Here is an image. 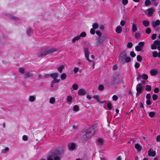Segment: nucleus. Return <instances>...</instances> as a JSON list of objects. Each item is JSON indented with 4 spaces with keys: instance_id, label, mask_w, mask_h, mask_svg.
<instances>
[{
    "instance_id": "obj_39",
    "label": "nucleus",
    "mask_w": 160,
    "mask_h": 160,
    "mask_svg": "<svg viewBox=\"0 0 160 160\" xmlns=\"http://www.w3.org/2000/svg\"><path fill=\"white\" fill-rule=\"evenodd\" d=\"M140 36V34L138 32H136L135 34V37L137 38H139Z\"/></svg>"
},
{
    "instance_id": "obj_6",
    "label": "nucleus",
    "mask_w": 160,
    "mask_h": 160,
    "mask_svg": "<svg viewBox=\"0 0 160 160\" xmlns=\"http://www.w3.org/2000/svg\"><path fill=\"white\" fill-rule=\"evenodd\" d=\"M148 154L149 156L153 157L156 155V152L154 151L152 149L150 148L148 152Z\"/></svg>"
},
{
    "instance_id": "obj_25",
    "label": "nucleus",
    "mask_w": 160,
    "mask_h": 160,
    "mask_svg": "<svg viewBox=\"0 0 160 160\" xmlns=\"http://www.w3.org/2000/svg\"><path fill=\"white\" fill-rule=\"evenodd\" d=\"M72 98L71 96H68L67 97V101L69 102H72Z\"/></svg>"
},
{
    "instance_id": "obj_57",
    "label": "nucleus",
    "mask_w": 160,
    "mask_h": 160,
    "mask_svg": "<svg viewBox=\"0 0 160 160\" xmlns=\"http://www.w3.org/2000/svg\"><path fill=\"white\" fill-rule=\"evenodd\" d=\"M22 139L24 141H26L28 140V138L26 135H23L22 136Z\"/></svg>"
},
{
    "instance_id": "obj_1",
    "label": "nucleus",
    "mask_w": 160,
    "mask_h": 160,
    "mask_svg": "<svg viewBox=\"0 0 160 160\" xmlns=\"http://www.w3.org/2000/svg\"><path fill=\"white\" fill-rule=\"evenodd\" d=\"M58 50L53 48H49L45 50L43 52H38L37 55L38 57L46 56L49 53L54 52H56Z\"/></svg>"
},
{
    "instance_id": "obj_7",
    "label": "nucleus",
    "mask_w": 160,
    "mask_h": 160,
    "mask_svg": "<svg viewBox=\"0 0 160 160\" xmlns=\"http://www.w3.org/2000/svg\"><path fill=\"white\" fill-rule=\"evenodd\" d=\"M126 56L125 54H121L120 57L119 61L120 63H124L125 62V58Z\"/></svg>"
},
{
    "instance_id": "obj_27",
    "label": "nucleus",
    "mask_w": 160,
    "mask_h": 160,
    "mask_svg": "<svg viewBox=\"0 0 160 160\" xmlns=\"http://www.w3.org/2000/svg\"><path fill=\"white\" fill-rule=\"evenodd\" d=\"M102 43V41L100 40V38H98L97 39V41L96 42V45L97 46L99 45L100 44H101Z\"/></svg>"
},
{
    "instance_id": "obj_36",
    "label": "nucleus",
    "mask_w": 160,
    "mask_h": 160,
    "mask_svg": "<svg viewBox=\"0 0 160 160\" xmlns=\"http://www.w3.org/2000/svg\"><path fill=\"white\" fill-rule=\"evenodd\" d=\"M151 48L152 50L156 49L157 48V45L154 43L151 45Z\"/></svg>"
},
{
    "instance_id": "obj_42",
    "label": "nucleus",
    "mask_w": 160,
    "mask_h": 160,
    "mask_svg": "<svg viewBox=\"0 0 160 160\" xmlns=\"http://www.w3.org/2000/svg\"><path fill=\"white\" fill-rule=\"evenodd\" d=\"M146 33L148 34H149L151 33V30L149 28H147L146 30Z\"/></svg>"
},
{
    "instance_id": "obj_22",
    "label": "nucleus",
    "mask_w": 160,
    "mask_h": 160,
    "mask_svg": "<svg viewBox=\"0 0 160 160\" xmlns=\"http://www.w3.org/2000/svg\"><path fill=\"white\" fill-rule=\"evenodd\" d=\"M155 115V113L154 112H148L149 116L151 118L154 117Z\"/></svg>"
},
{
    "instance_id": "obj_28",
    "label": "nucleus",
    "mask_w": 160,
    "mask_h": 160,
    "mask_svg": "<svg viewBox=\"0 0 160 160\" xmlns=\"http://www.w3.org/2000/svg\"><path fill=\"white\" fill-rule=\"evenodd\" d=\"M9 151V148L8 147L6 148L5 149L2 150V152L3 153H6Z\"/></svg>"
},
{
    "instance_id": "obj_37",
    "label": "nucleus",
    "mask_w": 160,
    "mask_h": 160,
    "mask_svg": "<svg viewBox=\"0 0 160 160\" xmlns=\"http://www.w3.org/2000/svg\"><path fill=\"white\" fill-rule=\"evenodd\" d=\"M142 79H144V80H146L148 79V76L146 74H143L142 76Z\"/></svg>"
},
{
    "instance_id": "obj_64",
    "label": "nucleus",
    "mask_w": 160,
    "mask_h": 160,
    "mask_svg": "<svg viewBox=\"0 0 160 160\" xmlns=\"http://www.w3.org/2000/svg\"><path fill=\"white\" fill-rule=\"evenodd\" d=\"M93 98L98 100L99 99V96L97 95H95L93 96Z\"/></svg>"
},
{
    "instance_id": "obj_11",
    "label": "nucleus",
    "mask_w": 160,
    "mask_h": 160,
    "mask_svg": "<svg viewBox=\"0 0 160 160\" xmlns=\"http://www.w3.org/2000/svg\"><path fill=\"white\" fill-rule=\"evenodd\" d=\"M132 26L131 27V30L132 32H135L138 30V28L137 27V25L132 23Z\"/></svg>"
},
{
    "instance_id": "obj_23",
    "label": "nucleus",
    "mask_w": 160,
    "mask_h": 160,
    "mask_svg": "<svg viewBox=\"0 0 160 160\" xmlns=\"http://www.w3.org/2000/svg\"><path fill=\"white\" fill-rule=\"evenodd\" d=\"M78 36L80 38L81 37H85L86 36V33L85 32H82Z\"/></svg>"
},
{
    "instance_id": "obj_56",
    "label": "nucleus",
    "mask_w": 160,
    "mask_h": 160,
    "mask_svg": "<svg viewBox=\"0 0 160 160\" xmlns=\"http://www.w3.org/2000/svg\"><path fill=\"white\" fill-rule=\"evenodd\" d=\"M140 66V64L138 62H136L135 64V67L136 68H138Z\"/></svg>"
},
{
    "instance_id": "obj_31",
    "label": "nucleus",
    "mask_w": 160,
    "mask_h": 160,
    "mask_svg": "<svg viewBox=\"0 0 160 160\" xmlns=\"http://www.w3.org/2000/svg\"><path fill=\"white\" fill-rule=\"evenodd\" d=\"M79 110V108L77 105H75L73 107V110L75 111H78Z\"/></svg>"
},
{
    "instance_id": "obj_15",
    "label": "nucleus",
    "mask_w": 160,
    "mask_h": 160,
    "mask_svg": "<svg viewBox=\"0 0 160 160\" xmlns=\"http://www.w3.org/2000/svg\"><path fill=\"white\" fill-rule=\"evenodd\" d=\"M36 99V97L35 95L30 96L28 98V100L31 102H34Z\"/></svg>"
},
{
    "instance_id": "obj_4",
    "label": "nucleus",
    "mask_w": 160,
    "mask_h": 160,
    "mask_svg": "<svg viewBox=\"0 0 160 160\" xmlns=\"http://www.w3.org/2000/svg\"><path fill=\"white\" fill-rule=\"evenodd\" d=\"M84 52L85 58L88 61L90 62V64L92 65L93 68H94V63L91 61L89 58V52L88 49L87 48H85L84 49Z\"/></svg>"
},
{
    "instance_id": "obj_24",
    "label": "nucleus",
    "mask_w": 160,
    "mask_h": 160,
    "mask_svg": "<svg viewBox=\"0 0 160 160\" xmlns=\"http://www.w3.org/2000/svg\"><path fill=\"white\" fill-rule=\"evenodd\" d=\"M98 142L100 145L103 144L104 142V139L102 138H99L98 139Z\"/></svg>"
},
{
    "instance_id": "obj_44",
    "label": "nucleus",
    "mask_w": 160,
    "mask_h": 160,
    "mask_svg": "<svg viewBox=\"0 0 160 160\" xmlns=\"http://www.w3.org/2000/svg\"><path fill=\"white\" fill-rule=\"evenodd\" d=\"M132 46V44L131 42H129L128 43L127 45V47L128 48H131Z\"/></svg>"
},
{
    "instance_id": "obj_29",
    "label": "nucleus",
    "mask_w": 160,
    "mask_h": 160,
    "mask_svg": "<svg viewBox=\"0 0 160 160\" xmlns=\"http://www.w3.org/2000/svg\"><path fill=\"white\" fill-rule=\"evenodd\" d=\"M146 88H145V90L146 91H150L151 90V87L149 85H146Z\"/></svg>"
},
{
    "instance_id": "obj_19",
    "label": "nucleus",
    "mask_w": 160,
    "mask_h": 160,
    "mask_svg": "<svg viewBox=\"0 0 160 160\" xmlns=\"http://www.w3.org/2000/svg\"><path fill=\"white\" fill-rule=\"evenodd\" d=\"M50 76L54 79H56L58 76V74L57 73L51 74Z\"/></svg>"
},
{
    "instance_id": "obj_30",
    "label": "nucleus",
    "mask_w": 160,
    "mask_h": 160,
    "mask_svg": "<svg viewBox=\"0 0 160 160\" xmlns=\"http://www.w3.org/2000/svg\"><path fill=\"white\" fill-rule=\"evenodd\" d=\"M55 99L53 97L51 98L49 100V102L51 104H53L55 102Z\"/></svg>"
},
{
    "instance_id": "obj_60",
    "label": "nucleus",
    "mask_w": 160,
    "mask_h": 160,
    "mask_svg": "<svg viewBox=\"0 0 160 160\" xmlns=\"http://www.w3.org/2000/svg\"><path fill=\"white\" fill-rule=\"evenodd\" d=\"M118 66L116 64H115L113 66L112 69L113 70H116L118 69Z\"/></svg>"
},
{
    "instance_id": "obj_13",
    "label": "nucleus",
    "mask_w": 160,
    "mask_h": 160,
    "mask_svg": "<svg viewBox=\"0 0 160 160\" xmlns=\"http://www.w3.org/2000/svg\"><path fill=\"white\" fill-rule=\"evenodd\" d=\"M154 43L157 46L158 50L160 51V40H155L154 42Z\"/></svg>"
},
{
    "instance_id": "obj_16",
    "label": "nucleus",
    "mask_w": 160,
    "mask_h": 160,
    "mask_svg": "<svg viewBox=\"0 0 160 160\" xmlns=\"http://www.w3.org/2000/svg\"><path fill=\"white\" fill-rule=\"evenodd\" d=\"M116 32L118 33H120L122 32V28L119 26H118L116 28Z\"/></svg>"
},
{
    "instance_id": "obj_63",
    "label": "nucleus",
    "mask_w": 160,
    "mask_h": 160,
    "mask_svg": "<svg viewBox=\"0 0 160 160\" xmlns=\"http://www.w3.org/2000/svg\"><path fill=\"white\" fill-rule=\"evenodd\" d=\"M52 81H54V83H58L59 82V81H60V80L59 79H53V80H52Z\"/></svg>"
},
{
    "instance_id": "obj_55",
    "label": "nucleus",
    "mask_w": 160,
    "mask_h": 160,
    "mask_svg": "<svg viewBox=\"0 0 160 160\" xmlns=\"http://www.w3.org/2000/svg\"><path fill=\"white\" fill-rule=\"evenodd\" d=\"M154 92L155 93H158L159 92V89L158 88H156L154 90Z\"/></svg>"
},
{
    "instance_id": "obj_49",
    "label": "nucleus",
    "mask_w": 160,
    "mask_h": 160,
    "mask_svg": "<svg viewBox=\"0 0 160 160\" xmlns=\"http://www.w3.org/2000/svg\"><path fill=\"white\" fill-rule=\"evenodd\" d=\"M137 60L138 61H141L142 60V58L140 55H138L137 57Z\"/></svg>"
},
{
    "instance_id": "obj_18",
    "label": "nucleus",
    "mask_w": 160,
    "mask_h": 160,
    "mask_svg": "<svg viewBox=\"0 0 160 160\" xmlns=\"http://www.w3.org/2000/svg\"><path fill=\"white\" fill-rule=\"evenodd\" d=\"M135 148L138 152L140 151L141 150V147L139 144H136L135 145Z\"/></svg>"
},
{
    "instance_id": "obj_46",
    "label": "nucleus",
    "mask_w": 160,
    "mask_h": 160,
    "mask_svg": "<svg viewBox=\"0 0 160 160\" xmlns=\"http://www.w3.org/2000/svg\"><path fill=\"white\" fill-rule=\"evenodd\" d=\"M32 30L30 28H29L27 29V33L28 35H29L31 33Z\"/></svg>"
},
{
    "instance_id": "obj_52",
    "label": "nucleus",
    "mask_w": 160,
    "mask_h": 160,
    "mask_svg": "<svg viewBox=\"0 0 160 160\" xmlns=\"http://www.w3.org/2000/svg\"><path fill=\"white\" fill-rule=\"evenodd\" d=\"M118 99V97L116 95H114L112 97V99L114 101H116Z\"/></svg>"
},
{
    "instance_id": "obj_51",
    "label": "nucleus",
    "mask_w": 160,
    "mask_h": 160,
    "mask_svg": "<svg viewBox=\"0 0 160 160\" xmlns=\"http://www.w3.org/2000/svg\"><path fill=\"white\" fill-rule=\"evenodd\" d=\"M94 29L93 28L91 29L90 32L91 34L93 35L95 34V31Z\"/></svg>"
},
{
    "instance_id": "obj_3",
    "label": "nucleus",
    "mask_w": 160,
    "mask_h": 160,
    "mask_svg": "<svg viewBox=\"0 0 160 160\" xmlns=\"http://www.w3.org/2000/svg\"><path fill=\"white\" fill-rule=\"evenodd\" d=\"M94 133V129L92 128H89L86 131L84 138H89L93 136Z\"/></svg>"
},
{
    "instance_id": "obj_10",
    "label": "nucleus",
    "mask_w": 160,
    "mask_h": 160,
    "mask_svg": "<svg viewBox=\"0 0 160 160\" xmlns=\"http://www.w3.org/2000/svg\"><path fill=\"white\" fill-rule=\"evenodd\" d=\"M160 24V21L159 20H157L155 21H153L152 23V26L155 28L156 26H158Z\"/></svg>"
},
{
    "instance_id": "obj_62",
    "label": "nucleus",
    "mask_w": 160,
    "mask_h": 160,
    "mask_svg": "<svg viewBox=\"0 0 160 160\" xmlns=\"http://www.w3.org/2000/svg\"><path fill=\"white\" fill-rule=\"evenodd\" d=\"M96 33L98 35L99 37H100L101 35V32L99 31H97L96 32Z\"/></svg>"
},
{
    "instance_id": "obj_17",
    "label": "nucleus",
    "mask_w": 160,
    "mask_h": 160,
    "mask_svg": "<svg viewBox=\"0 0 160 160\" xmlns=\"http://www.w3.org/2000/svg\"><path fill=\"white\" fill-rule=\"evenodd\" d=\"M80 38H79V37L78 35H77V36H75L73 38L72 40V42L73 43H75V42L79 40Z\"/></svg>"
},
{
    "instance_id": "obj_41",
    "label": "nucleus",
    "mask_w": 160,
    "mask_h": 160,
    "mask_svg": "<svg viewBox=\"0 0 160 160\" xmlns=\"http://www.w3.org/2000/svg\"><path fill=\"white\" fill-rule=\"evenodd\" d=\"M131 60V58L130 57H125V62H129Z\"/></svg>"
},
{
    "instance_id": "obj_53",
    "label": "nucleus",
    "mask_w": 160,
    "mask_h": 160,
    "mask_svg": "<svg viewBox=\"0 0 160 160\" xmlns=\"http://www.w3.org/2000/svg\"><path fill=\"white\" fill-rule=\"evenodd\" d=\"M125 23V21H124L121 20L120 23V24L123 27L124 26Z\"/></svg>"
},
{
    "instance_id": "obj_2",
    "label": "nucleus",
    "mask_w": 160,
    "mask_h": 160,
    "mask_svg": "<svg viewBox=\"0 0 160 160\" xmlns=\"http://www.w3.org/2000/svg\"><path fill=\"white\" fill-rule=\"evenodd\" d=\"M64 152V149H62L59 152L57 151L53 152H50L49 153L48 156L47 160H53V158L54 157L56 156L59 155L60 154L63 153Z\"/></svg>"
},
{
    "instance_id": "obj_54",
    "label": "nucleus",
    "mask_w": 160,
    "mask_h": 160,
    "mask_svg": "<svg viewBox=\"0 0 160 160\" xmlns=\"http://www.w3.org/2000/svg\"><path fill=\"white\" fill-rule=\"evenodd\" d=\"M146 103L148 105H150L151 104V102L150 99H147Z\"/></svg>"
},
{
    "instance_id": "obj_12",
    "label": "nucleus",
    "mask_w": 160,
    "mask_h": 160,
    "mask_svg": "<svg viewBox=\"0 0 160 160\" xmlns=\"http://www.w3.org/2000/svg\"><path fill=\"white\" fill-rule=\"evenodd\" d=\"M147 10L148 12V15L149 16H151L153 13L154 11V9L153 8H150L148 9Z\"/></svg>"
},
{
    "instance_id": "obj_45",
    "label": "nucleus",
    "mask_w": 160,
    "mask_h": 160,
    "mask_svg": "<svg viewBox=\"0 0 160 160\" xmlns=\"http://www.w3.org/2000/svg\"><path fill=\"white\" fill-rule=\"evenodd\" d=\"M128 0H122V4L124 5H127L128 3Z\"/></svg>"
},
{
    "instance_id": "obj_50",
    "label": "nucleus",
    "mask_w": 160,
    "mask_h": 160,
    "mask_svg": "<svg viewBox=\"0 0 160 160\" xmlns=\"http://www.w3.org/2000/svg\"><path fill=\"white\" fill-rule=\"evenodd\" d=\"M64 67V65H61L59 67L57 68L58 70H62Z\"/></svg>"
},
{
    "instance_id": "obj_14",
    "label": "nucleus",
    "mask_w": 160,
    "mask_h": 160,
    "mask_svg": "<svg viewBox=\"0 0 160 160\" xmlns=\"http://www.w3.org/2000/svg\"><path fill=\"white\" fill-rule=\"evenodd\" d=\"M142 24L144 27H148L150 25V22L147 20H143L142 22Z\"/></svg>"
},
{
    "instance_id": "obj_48",
    "label": "nucleus",
    "mask_w": 160,
    "mask_h": 160,
    "mask_svg": "<svg viewBox=\"0 0 160 160\" xmlns=\"http://www.w3.org/2000/svg\"><path fill=\"white\" fill-rule=\"evenodd\" d=\"M130 55L131 57L133 58L134 57L136 56V54L133 51H131L130 53Z\"/></svg>"
},
{
    "instance_id": "obj_59",
    "label": "nucleus",
    "mask_w": 160,
    "mask_h": 160,
    "mask_svg": "<svg viewBox=\"0 0 160 160\" xmlns=\"http://www.w3.org/2000/svg\"><path fill=\"white\" fill-rule=\"evenodd\" d=\"M156 37V34H153L151 37L152 39V40L155 39Z\"/></svg>"
},
{
    "instance_id": "obj_33",
    "label": "nucleus",
    "mask_w": 160,
    "mask_h": 160,
    "mask_svg": "<svg viewBox=\"0 0 160 160\" xmlns=\"http://www.w3.org/2000/svg\"><path fill=\"white\" fill-rule=\"evenodd\" d=\"M151 4V2L149 0H146L145 2V6L149 5Z\"/></svg>"
},
{
    "instance_id": "obj_34",
    "label": "nucleus",
    "mask_w": 160,
    "mask_h": 160,
    "mask_svg": "<svg viewBox=\"0 0 160 160\" xmlns=\"http://www.w3.org/2000/svg\"><path fill=\"white\" fill-rule=\"evenodd\" d=\"M104 89V87L102 85H100L98 86V89L100 91L103 90Z\"/></svg>"
},
{
    "instance_id": "obj_32",
    "label": "nucleus",
    "mask_w": 160,
    "mask_h": 160,
    "mask_svg": "<svg viewBox=\"0 0 160 160\" xmlns=\"http://www.w3.org/2000/svg\"><path fill=\"white\" fill-rule=\"evenodd\" d=\"M72 88L74 90H76L78 89V86L76 84H74L72 85Z\"/></svg>"
},
{
    "instance_id": "obj_35",
    "label": "nucleus",
    "mask_w": 160,
    "mask_h": 160,
    "mask_svg": "<svg viewBox=\"0 0 160 160\" xmlns=\"http://www.w3.org/2000/svg\"><path fill=\"white\" fill-rule=\"evenodd\" d=\"M158 98V96L157 95L153 94L152 96V98L154 101L156 100Z\"/></svg>"
},
{
    "instance_id": "obj_21",
    "label": "nucleus",
    "mask_w": 160,
    "mask_h": 160,
    "mask_svg": "<svg viewBox=\"0 0 160 160\" xmlns=\"http://www.w3.org/2000/svg\"><path fill=\"white\" fill-rule=\"evenodd\" d=\"M150 74L152 76H154L156 75L158 73V71H150Z\"/></svg>"
},
{
    "instance_id": "obj_8",
    "label": "nucleus",
    "mask_w": 160,
    "mask_h": 160,
    "mask_svg": "<svg viewBox=\"0 0 160 160\" xmlns=\"http://www.w3.org/2000/svg\"><path fill=\"white\" fill-rule=\"evenodd\" d=\"M68 148L69 150L72 151L75 148L76 145L74 143H69L68 144Z\"/></svg>"
},
{
    "instance_id": "obj_26",
    "label": "nucleus",
    "mask_w": 160,
    "mask_h": 160,
    "mask_svg": "<svg viewBox=\"0 0 160 160\" xmlns=\"http://www.w3.org/2000/svg\"><path fill=\"white\" fill-rule=\"evenodd\" d=\"M93 28L94 29H97L98 28V24L97 23H93L92 25Z\"/></svg>"
},
{
    "instance_id": "obj_40",
    "label": "nucleus",
    "mask_w": 160,
    "mask_h": 160,
    "mask_svg": "<svg viewBox=\"0 0 160 160\" xmlns=\"http://www.w3.org/2000/svg\"><path fill=\"white\" fill-rule=\"evenodd\" d=\"M152 56L154 58H156L158 56V53L156 52H153L152 53Z\"/></svg>"
},
{
    "instance_id": "obj_61",
    "label": "nucleus",
    "mask_w": 160,
    "mask_h": 160,
    "mask_svg": "<svg viewBox=\"0 0 160 160\" xmlns=\"http://www.w3.org/2000/svg\"><path fill=\"white\" fill-rule=\"evenodd\" d=\"M57 156H55L54 158V160H60V158L59 157Z\"/></svg>"
},
{
    "instance_id": "obj_9",
    "label": "nucleus",
    "mask_w": 160,
    "mask_h": 160,
    "mask_svg": "<svg viewBox=\"0 0 160 160\" xmlns=\"http://www.w3.org/2000/svg\"><path fill=\"white\" fill-rule=\"evenodd\" d=\"M87 93V91L84 89H80L78 90V94L80 95L83 96Z\"/></svg>"
},
{
    "instance_id": "obj_5",
    "label": "nucleus",
    "mask_w": 160,
    "mask_h": 160,
    "mask_svg": "<svg viewBox=\"0 0 160 160\" xmlns=\"http://www.w3.org/2000/svg\"><path fill=\"white\" fill-rule=\"evenodd\" d=\"M144 87V85L142 84V83H138L136 87V89L137 91L136 93L137 95H139L142 93Z\"/></svg>"
},
{
    "instance_id": "obj_58",
    "label": "nucleus",
    "mask_w": 160,
    "mask_h": 160,
    "mask_svg": "<svg viewBox=\"0 0 160 160\" xmlns=\"http://www.w3.org/2000/svg\"><path fill=\"white\" fill-rule=\"evenodd\" d=\"M151 96L150 93L147 94L146 96V98L147 99H150L151 98Z\"/></svg>"
},
{
    "instance_id": "obj_38",
    "label": "nucleus",
    "mask_w": 160,
    "mask_h": 160,
    "mask_svg": "<svg viewBox=\"0 0 160 160\" xmlns=\"http://www.w3.org/2000/svg\"><path fill=\"white\" fill-rule=\"evenodd\" d=\"M135 48V50L137 51L138 52V51H141L142 48H141L140 47V46L137 45V46H136Z\"/></svg>"
},
{
    "instance_id": "obj_20",
    "label": "nucleus",
    "mask_w": 160,
    "mask_h": 160,
    "mask_svg": "<svg viewBox=\"0 0 160 160\" xmlns=\"http://www.w3.org/2000/svg\"><path fill=\"white\" fill-rule=\"evenodd\" d=\"M67 77V75L65 73H62L60 76L61 79L62 80H65Z\"/></svg>"
},
{
    "instance_id": "obj_43",
    "label": "nucleus",
    "mask_w": 160,
    "mask_h": 160,
    "mask_svg": "<svg viewBox=\"0 0 160 160\" xmlns=\"http://www.w3.org/2000/svg\"><path fill=\"white\" fill-rule=\"evenodd\" d=\"M107 107L109 110H111L112 108V104L109 102H108L107 104Z\"/></svg>"
},
{
    "instance_id": "obj_47",
    "label": "nucleus",
    "mask_w": 160,
    "mask_h": 160,
    "mask_svg": "<svg viewBox=\"0 0 160 160\" xmlns=\"http://www.w3.org/2000/svg\"><path fill=\"white\" fill-rule=\"evenodd\" d=\"M138 45V46H140V47L142 48L144 45V42H139Z\"/></svg>"
}]
</instances>
